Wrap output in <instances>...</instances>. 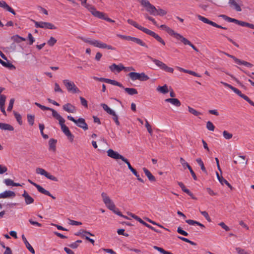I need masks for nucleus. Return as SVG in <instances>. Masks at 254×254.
Segmentation results:
<instances>
[{
	"instance_id": "nucleus-19",
	"label": "nucleus",
	"mask_w": 254,
	"mask_h": 254,
	"mask_svg": "<svg viewBox=\"0 0 254 254\" xmlns=\"http://www.w3.org/2000/svg\"><path fill=\"white\" fill-rule=\"evenodd\" d=\"M63 108L65 111L68 113H74L76 112L75 107L70 103L65 104Z\"/></svg>"
},
{
	"instance_id": "nucleus-36",
	"label": "nucleus",
	"mask_w": 254,
	"mask_h": 254,
	"mask_svg": "<svg viewBox=\"0 0 254 254\" xmlns=\"http://www.w3.org/2000/svg\"><path fill=\"white\" fill-rule=\"evenodd\" d=\"M196 161L198 164V165L200 166L201 170L206 174H207V171L204 165V163L202 161L201 159L199 158L196 159Z\"/></svg>"
},
{
	"instance_id": "nucleus-42",
	"label": "nucleus",
	"mask_w": 254,
	"mask_h": 254,
	"mask_svg": "<svg viewBox=\"0 0 254 254\" xmlns=\"http://www.w3.org/2000/svg\"><path fill=\"white\" fill-rule=\"evenodd\" d=\"M35 116L34 115L28 114L27 121L30 126H33L34 124Z\"/></svg>"
},
{
	"instance_id": "nucleus-56",
	"label": "nucleus",
	"mask_w": 254,
	"mask_h": 254,
	"mask_svg": "<svg viewBox=\"0 0 254 254\" xmlns=\"http://www.w3.org/2000/svg\"><path fill=\"white\" fill-rule=\"evenodd\" d=\"M6 100V96L4 95H1L0 96V107L4 106Z\"/></svg>"
},
{
	"instance_id": "nucleus-60",
	"label": "nucleus",
	"mask_w": 254,
	"mask_h": 254,
	"mask_svg": "<svg viewBox=\"0 0 254 254\" xmlns=\"http://www.w3.org/2000/svg\"><path fill=\"white\" fill-rule=\"evenodd\" d=\"M180 163H181V164L182 165V166L185 167V166H186L187 168H188V166H190L188 163L186 162L185 160L182 158V157H181L180 158Z\"/></svg>"
},
{
	"instance_id": "nucleus-45",
	"label": "nucleus",
	"mask_w": 254,
	"mask_h": 254,
	"mask_svg": "<svg viewBox=\"0 0 254 254\" xmlns=\"http://www.w3.org/2000/svg\"><path fill=\"white\" fill-rule=\"evenodd\" d=\"M206 128L208 130L210 131H214L215 129V126L210 121H208L206 123Z\"/></svg>"
},
{
	"instance_id": "nucleus-49",
	"label": "nucleus",
	"mask_w": 254,
	"mask_h": 254,
	"mask_svg": "<svg viewBox=\"0 0 254 254\" xmlns=\"http://www.w3.org/2000/svg\"><path fill=\"white\" fill-rule=\"evenodd\" d=\"M114 213L116 214H117L119 216H120L121 217H123L126 219H128V218L127 216L123 215L122 213L119 210L118 208H116L115 207V208L113 209V210H112Z\"/></svg>"
},
{
	"instance_id": "nucleus-21",
	"label": "nucleus",
	"mask_w": 254,
	"mask_h": 254,
	"mask_svg": "<svg viewBox=\"0 0 254 254\" xmlns=\"http://www.w3.org/2000/svg\"><path fill=\"white\" fill-rule=\"evenodd\" d=\"M15 196V192L10 190H6L3 192L0 193V198L14 197Z\"/></svg>"
},
{
	"instance_id": "nucleus-18",
	"label": "nucleus",
	"mask_w": 254,
	"mask_h": 254,
	"mask_svg": "<svg viewBox=\"0 0 254 254\" xmlns=\"http://www.w3.org/2000/svg\"><path fill=\"white\" fill-rule=\"evenodd\" d=\"M109 68L112 72L116 71L118 73H119L123 70V69H125V67L122 64H120L118 65L116 64H113L109 66Z\"/></svg>"
},
{
	"instance_id": "nucleus-59",
	"label": "nucleus",
	"mask_w": 254,
	"mask_h": 254,
	"mask_svg": "<svg viewBox=\"0 0 254 254\" xmlns=\"http://www.w3.org/2000/svg\"><path fill=\"white\" fill-rule=\"evenodd\" d=\"M200 213L206 218V219L208 222H211V220L208 213L206 211H200Z\"/></svg>"
},
{
	"instance_id": "nucleus-13",
	"label": "nucleus",
	"mask_w": 254,
	"mask_h": 254,
	"mask_svg": "<svg viewBox=\"0 0 254 254\" xmlns=\"http://www.w3.org/2000/svg\"><path fill=\"white\" fill-rule=\"evenodd\" d=\"M36 173L37 174H39L41 175L44 176L45 177H46L47 179H49L50 180L55 182L58 181V179H57V178H56L53 175H52L50 173L47 172L44 169L41 168H37L36 169Z\"/></svg>"
},
{
	"instance_id": "nucleus-7",
	"label": "nucleus",
	"mask_w": 254,
	"mask_h": 254,
	"mask_svg": "<svg viewBox=\"0 0 254 254\" xmlns=\"http://www.w3.org/2000/svg\"><path fill=\"white\" fill-rule=\"evenodd\" d=\"M67 118L76 124L78 127L82 128L83 130H86L88 129V125L83 118H80L78 120H75L71 116H68Z\"/></svg>"
},
{
	"instance_id": "nucleus-53",
	"label": "nucleus",
	"mask_w": 254,
	"mask_h": 254,
	"mask_svg": "<svg viewBox=\"0 0 254 254\" xmlns=\"http://www.w3.org/2000/svg\"><path fill=\"white\" fill-rule=\"evenodd\" d=\"M177 232L183 236H188V233L185 231L183 230L181 227H179L177 229Z\"/></svg>"
},
{
	"instance_id": "nucleus-11",
	"label": "nucleus",
	"mask_w": 254,
	"mask_h": 254,
	"mask_svg": "<svg viewBox=\"0 0 254 254\" xmlns=\"http://www.w3.org/2000/svg\"><path fill=\"white\" fill-rule=\"evenodd\" d=\"M34 22L36 27L48 29H56L57 27L52 23L46 22H38L32 20Z\"/></svg>"
},
{
	"instance_id": "nucleus-57",
	"label": "nucleus",
	"mask_w": 254,
	"mask_h": 254,
	"mask_svg": "<svg viewBox=\"0 0 254 254\" xmlns=\"http://www.w3.org/2000/svg\"><path fill=\"white\" fill-rule=\"evenodd\" d=\"M14 102V98H12L10 100L9 103V105H8L7 109V110L8 111L10 112L12 110Z\"/></svg>"
},
{
	"instance_id": "nucleus-26",
	"label": "nucleus",
	"mask_w": 254,
	"mask_h": 254,
	"mask_svg": "<svg viewBox=\"0 0 254 254\" xmlns=\"http://www.w3.org/2000/svg\"><path fill=\"white\" fill-rule=\"evenodd\" d=\"M143 171L144 172L145 175L148 178V180L151 182H155L156 179L155 177L151 173V172L146 168H143Z\"/></svg>"
},
{
	"instance_id": "nucleus-22",
	"label": "nucleus",
	"mask_w": 254,
	"mask_h": 254,
	"mask_svg": "<svg viewBox=\"0 0 254 254\" xmlns=\"http://www.w3.org/2000/svg\"><path fill=\"white\" fill-rule=\"evenodd\" d=\"M165 102L170 103L177 107H179L181 105V102L177 98H167Z\"/></svg>"
},
{
	"instance_id": "nucleus-38",
	"label": "nucleus",
	"mask_w": 254,
	"mask_h": 254,
	"mask_svg": "<svg viewBox=\"0 0 254 254\" xmlns=\"http://www.w3.org/2000/svg\"><path fill=\"white\" fill-rule=\"evenodd\" d=\"M101 106L103 107V109L107 112L109 114H113L114 111L110 109L107 105L105 104H101Z\"/></svg>"
},
{
	"instance_id": "nucleus-30",
	"label": "nucleus",
	"mask_w": 254,
	"mask_h": 254,
	"mask_svg": "<svg viewBox=\"0 0 254 254\" xmlns=\"http://www.w3.org/2000/svg\"><path fill=\"white\" fill-rule=\"evenodd\" d=\"M0 64L3 66L9 68V69H15V66L9 62H5L0 59Z\"/></svg>"
},
{
	"instance_id": "nucleus-64",
	"label": "nucleus",
	"mask_w": 254,
	"mask_h": 254,
	"mask_svg": "<svg viewBox=\"0 0 254 254\" xmlns=\"http://www.w3.org/2000/svg\"><path fill=\"white\" fill-rule=\"evenodd\" d=\"M54 90H55V92H61V93H63V91L60 88L59 85L57 83H56L55 84V89H54Z\"/></svg>"
},
{
	"instance_id": "nucleus-12",
	"label": "nucleus",
	"mask_w": 254,
	"mask_h": 254,
	"mask_svg": "<svg viewBox=\"0 0 254 254\" xmlns=\"http://www.w3.org/2000/svg\"><path fill=\"white\" fill-rule=\"evenodd\" d=\"M93 78L97 81H99L100 82H105L107 83H110L111 84H112L113 85L118 86L121 88H124V86L120 82L114 80H112L108 78H105L103 77H97L96 76H94Z\"/></svg>"
},
{
	"instance_id": "nucleus-41",
	"label": "nucleus",
	"mask_w": 254,
	"mask_h": 254,
	"mask_svg": "<svg viewBox=\"0 0 254 254\" xmlns=\"http://www.w3.org/2000/svg\"><path fill=\"white\" fill-rule=\"evenodd\" d=\"M188 110L190 113L193 114L195 116H198L199 115H201V113L200 112L197 111L196 110L190 106H188Z\"/></svg>"
},
{
	"instance_id": "nucleus-43",
	"label": "nucleus",
	"mask_w": 254,
	"mask_h": 254,
	"mask_svg": "<svg viewBox=\"0 0 254 254\" xmlns=\"http://www.w3.org/2000/svg\"><path fill=\"white\" fill-rule=\"evenodd\" d=\"M57 142V140L54 139H50L49 143L50 145V149H52L54 150H55L56 148V143Z\"/></svg>"
},
{
	"instance_id": "nucleus-46",
	"label": "nucleus",
	"mask_w": 254,
	"mask_h": 254,
	"mask_svg": "<svg viewBox=\"0 0 254 254\" xmlns=\"http://www.w3.org/2000/svg\"><path fill=\"white\" fill-rule=\"evenodd\" d=\"M167 14V11L163 9H157L156 15L164 16Z\"/></svg>"
},
{
	"instance_id": "nucleus-25",
	"label": "nucleus",
	"mask_w": 254,
	"mask_h": 254,
	"mask_svg": "<svg viewBox=\"0 0 254 254\" xmlns=\"http://www.w3.org/2000/svg\"><path fill=\"white\" fill-rule=\"evenodd\" d=\"M50 111L52 113L53 117L59 121V124L65 122L64 119L56 110L52 108Z\"/></svg>"
},
{
	"instance_id": "nucleus-35",
	"label": "nucleus",
	"mask_w": 254,
	"mask_h": 254,
	"mask_svg": "<svg viewBox=\"0 0 254 254\" xmlns=\"http://www.w3.org/2000/svg\"><path fill=\"white\" fill-rule=\"evenodd\" d=\"M157 90L163 94H166L169 92L168 86L166 84H165L163 86H158L157 88Z\"/></svg>"
},
{
	"instance_id": "nucleus-48",
	"label": "nucleus",
	"mask_w": 254,
	"mask_h": 254,
	"mask_svg": "<svg viewBox=\"0 0 254 254\" xmlns=\"http://www.w3.org/2000/svg\"><path fill=\"white\" fill-rule=\"evenodd\" d=\"M57 42V40L53 37H51L50 39L48 41L47 44L51 47L53 46Z\"/></svg>"
},
{
	"instance_id": "nucleus-58",
	"label": "nucleus",
	"mask_w": 254,
	"mask_h": 254,
	"mask_svg": "<svg viewBox=\"0 0 254 254\" xmlns=\"http://www.w3.org/2000/svg\"><path fill=\"white\" fill-rule=\"evenodd\" d=\"M79 99L80 100L81 105L85 108H88V103L86 99L82 97H80Z\"/></svg>"
},
{
	"instance_id": "nucleus-37",
	"label": "nucleus",
	"mask_w": 254,
	"mask_h": 254,
	"mask_svg": "<svg viewBox=\"0 0 254 254\" xmlns=\"http://www.w3.org/2000/svg\"><path fill=\"white\" fill-rule=\"evenodd\" d=\"M11 39L13 40L14 42L16 43H20L21 41H25L26 40L25 38L20 37L18 35L13 36L11 37Z\"/></svg>"
},
{
	"instance_id": "nucleus-61",
	"label": "nucleus",
	"mask_w": 254,
	"mask_h": 254,
	"mask_svg": "<svg viewBox=\"0 0 254 254\" xmlns=\"http://www.w3.org/2000/svg\"><path fill=\"white\" fill-rule=\"evenodd\" d=\"M69 220V224L70 225H80L82 224V223L80 222H78V221H74V220H71V219H68Z\"/></svg>"
},
{
	"instance_id": "nucleus-24",
	"label": "nucleus",
	"mask_w": 254,
	"mask_h": 254,
	"mask_svg": "<svg viewBox=\"0 0 254 254\" xmlns=\"http://www.w3.org/2000/svg\"><path fill=\"white\" fill-rule=\"evenodd\" d=\"M217 177L220 183L223 185L224 184H226L231 190H233L234 188L230 185V184L222 176H220L219 174L216 172Z\"/></svg>"
},
{
	"instance_id": "nucleus-39",
	"label": "nucleus",
	"mask_w": 254,
	"mask_h": 254,
	"mask_svg": "<svg viewBox=\"0 0 254 254\" xmlns=\"http://www.w3.org/2000/svg\"><path fill=\"white\" fill-rule=\"evenodd\" d=\"M13 114L14 115V117H15L17 122L18 123V124L20 125H21L22 124V120L21 116L19 113H17L15 111H13Z\"/></svg>"
},
{
	"instance_id": "nucleus-63",
	"label": "nucleus",
	"mask_w": 254,
	"mask_h": 254,
	"mask_svg": "<svg viewBox=\"0 0 254 254\" xmlns=\"http://www.w3.org/2000/svg\"><path fill=\"white\" fill-rule=\"evenodd\" d=\"M236 250L239 254H249L248 253L246 252L244 249L240 248H236Z\"/></svg>"
},
{
	"instance_id": "nucleus-31",
	"label": "nucleus",
	"mask_w": 254,
	"mask_h": 254,
	"mask_svg": "<svg viewBox=\"0 0 254 254\" xmlns=\"http://www.w3.org/2000/svg\"><path fill=\"white\" fill-rule=\"evenodd\" d=\"M229 4L232 7H233L236 11H241L242 9L240 6L236 2L235 0H229Z\"/></svg>"
},
{
	"instance_id": "nucleus-23",
	"label": "nucleus",
	"mask_w": 254,
	"mask_h": 254,
	"mask_svg": "<svg viewBox=\"0 0 254 254\" xmlns=\"http://www.w3.org/2000/svg\"><path fill=\"white\" fill-rule=\"evenodd\" d=\"M0 7H3V8L6 9L7 11L10 12L13 15L16 14L15 11L11 7H10L4 1H0Z\"/></svg>"
},
{
	"instance_id": "nucleus-47",
	"label": "nucleus",
	"mask_w": 254,
	"mask_h": 254,
	"mask_svg": "<svg viewBox=\"0 0 254 254\" xmlns=\"http://www.w3.org/2000/svg\"><path fill=\"white\" fill-rule=\"evenodd\" d=\"M223 135L224 137L226 139H230L233 136V134L232 133L228 132L226 130H224L223 132Z\"/></svg>"
},
{
	"instance_id": "nucleus-62",
	"label": "nucleus",
	"mask_w": 254,
	"mask_h": 254,
	"mask_svg": "<svg viewBox=\"0 0 254 254\" xmlns=\"http://www.w3.org/2000/svg\"><path fill=\"white\" fill-rule=\"evenodd\" d=\"M218 225L226 231L230 230L229 227L227 226L224 222H220Z\"/></svg>"
},
{
	"instance_id": "nucleus-51",
	"label": "nucleus",
	"mask_w": 254,
	"mask_h": 254,
	"mask_svg": "<svg viewBox=\"0 0 254 254\" xmlns=\"http://www.w3.org/2000/svg\"><path fill=\"white\" fill-rule=\"evenodd\" d=\"M145 18L151 21L155 26H158V24L155 20L152 17L149 16L147 14L144 15Z\"/></svg>"
},
{
	"instance_id": "nucleus-28",
	"label": "nucleus",
	"mask_w": 254,
	"mask_h": 254,
	"mask_svg": "<svg viewBox=\"0 0 254 254\" xmlns=\"http://www.w3.org/2000/svg\"><path fill=\"white\" fill-rule=\"evenodd\" d=\"M22 239L23 241V242L24 243L27 249L32 253L34 254H35V251L34 249L32 248V247L30 245V244L28 243L27 241L26 238H25V236L24 235H22Z\"/></svg>"
},
{
	"instance_id": "nucleus-40",
	"label": "nucleus",
	"mask_w": 254,
	"mask_h": 254,
	"mask_svg": "<svg viewBox=\"0 0 254 254\" xmlns=\"http://www.w3.org/2000/svg\"><path fill=\"white\" fill-rule=\"evenodd\" d=\"M153 248L155 250H157L158 251H159L160 253H161L162 254H173V253H172L170 252L166 251L164 250L163 248L158 247L157 246H154Z\"/></svg>"
},
{
	"instance_id": "nucleus-5",
	"label": "nucleus",
	"mask_w": 254,
	"mask_h": 254,
	"mask_svg": "<svg viewBox=\"0 0 254 254\" xmlns=\"http://www.w3.org/2000/svg\"><path fill=\"white\" fill-rule=\"evenodd\" d=\"M148 57L161 69L170 73H173L174 72V69L173 68L168 66L165 64H164L162 62L158 60L153 59L151 57Z\"/></svg>"
},
{
	"instance_id": "nucleus-32",
	"label": "nucleus",
	"mask_w": 254,
	"mask_h": 254,
	"mask_svg": "<svg viewBox=\"0 0 254 254\" xmlns=\"http://www.w3.org/2000/svg\"><path fill=\"white\" fill-rule=\"evenodd\" d=\"M0 128L3 130L13 131V127L9 124L0 123Z\"/></svg>"
},
{
	"instance_id": "nucleus-44",
	"label": "nucleus",
	"mask_w": 254,
	"mask_h": 254,
	"mask_svg": "<svg viewBox=\"0 0 254 254\" xmlns=\"http://www.w3.org/2000/svg\"><path fill=\"white\" fill-rule=\"evenodd\" d=\"M122 160L127 164V167H128L129 170L131 172H132L134 170H135L131 166V165H130L129 162L128 161V160L127 159H126L125 157H124V158H123V159Z\"/></svg>"
},
{
	"instance_id": "nucleus-27",
	"label": "nucleus",
	"mask_w": 254,
	"mask_h": 254,
	"mask_svg": "<svg viewBox=\"0 0 254 254\" xmlns=\"http://www.w3.org/2000/svg\"><path fill=\"white\" fill-rule=\"evenodd\" d=\"M129 41H132L134 43H136V44L145 47L146 48H148V46L146 45V44L143 42L141 39L139 38H137L135 37H130Z\"/></svg>"
},
{
	"instance_id": "nucleus-14",
	"label": "nucleus",
	"mask_w": 254,
	"mask_h": 254,
	"mask_svg": "<svg viewBox=\"0 0 254 254\" xmlns=\"http://www.w3.org/2000/svg\"><path fill=\"white\" fill-rule=\"evenodd\" d=\"M28 181L31 185H32L33 186L37 188V190L40 192H41V193H43V194H44L45 195L49 196L51 197L54 199H56V197L55 196H54L53 195H52L51 194V193L48 190H46L45 189H44L43 187H42L39 185H38V184L35 183L34 182H32L30 180H28Z\"/></svg>"
},
{
	"instance_id": "nucleus-55",
	"label": "nucleus",
	"mask_w": 254,
	"mask_h": 254,
	"mask_svg": "<svg viewBox=\"0 0 254 254\" xmlns=\"http://www.w3.org/2000/svg\"><path fill=\"white\" fill-rule=\"evenodd\" d=\"M145 127H146L148 132L151 135H152V129L151 128V126H150V125L149 124V123H148V122L147 120L145 121Z\"/></svg>"
},
{
	"instance_id": "nucleus-6",
	"label": "nucleus",
	"mask_w": 254,
	"mask_h": 254,
	"mask_svg": "<svg viewBox=\"0 0 254 254\" xmlns=\"http://www.w3.org/2000/svg\"><path fill=\"white\" fill-rule=\"evenodd\" d=\"M128 75L133 81L139 80L140 81H146L149 79V77L144 72L139 73L135 72H130Z\"/></svg>"
},
{
	"instance_id": "nucleus-9",
	"label": "nucleus",
	"mask_w": 254,
	"mask_h": 254,
	"mask_svg": "<svg viewBox=\"0 0 254 254\" xmlns=\"http://www.w3.org/2000/svg\"><path fill=\"white\" fill-rule=\"evenodd\" d=\"M141 4L146 7V10L150 14L156 15L157 8L152 4H151L148 0H141L140 1Z\"/></svg>"
},
{
	"instance_id": "nucleus-52",
	"label": "nucleus",
	"mask_w": 254,
	"mask_h": 254,
	"mask_svg": "<svg viewBox=\"0 0 254 254\" xmlns=\"http://www.w3.org/2000/svg\"><path fill=\"white\" fill-rule=\"evenodd\" d=\"M111 115H112L113 117V120L114 121V122H115L116 124L117 125V126H120V122L118 120V117L117 116V115L116 114L115 112L114 111V114H111Z\"/></svg>"
},
{
	"instance_id": "nucleus-10",
	"label": "nucleus",
	"mask_w": 254,
	"mask_h": 254,
	"mask_svg": "<svg viewBox=\"0 0 254 254\" xmlns=\"http://www.w3.org/2000/svg\"><path fill=\"white\" fill-rule=\"evenodd\" d=\"M101 196L102 197L103 202L108 209L112 211L113 210V209L115 208L116 205H115L113 201L108 196L107 193L105 192H102L101 194Z\"/></svg>"
},
{
	"instance_id": "nucleus-34",
	"label": "nucleus",
	"mask_w": 254,
	"mask_h": 254,
	"mask_svg": "<svg viewBox=\"0 0 254 254\" xmlns=\"http://www.w3.org/2000/svg\"><path fill=\"white\" fill-rule=\"evenodd\" d=\"M126 93L129 95H133L137 94V91L133 88H124Z\"/></svg>"
},
{
	"instance_id": "nucleus-50",
	"label": "nucleus",
	"mask_w": 254,
	"mask_h": 254,
	"mask_svg": "<svg viewBox=\"0 0 254 254\" xmlns=\"http://www.w3.org/2000/svg\"><path fill=\"white\" fill-rule=\"evenodd\" d=\"M241 97L243 98L246 101H247L250 105L254 107V102H253L251 100H250L248 96L243 94Z\"/></svg>"
},
{
	"instance_id": "nucleus-20",
	"label": "nucleus",
	"mask_w": 254,
	"mask_h": 254,
	"mask_svg": "<svg viewBox=\"0 0 254 254\" xmlns=\"http://www.w3.org/2000/svg\"><path fill=\"white\" fill-rule=\"evenodd\" d=\"M22 196L24 198L25 203L27 205L33 203L34 202V199L28 193V192L24 190Z\"/></svg>"
},
{
	"instance_id": "nucleus-29",
	"label": "nucleus",
	"mask_w": 254,
	"mask_h": 254,
	"mask_svg": "<svg viewBox=\"0 0 254 254\" xmlns=\"http://www.w3.org/2000/svg\"><path fill=\"white\" fill-rule=\"evenodd\" d=\"M177 68L180 71H182L185 73H187L190 75H193L194 76L201 77V75H200L199 74H198V73H196L195 72H194L193 71L185 69H184V68L179 67V66H177Z\"/></svg>"
},
{
	"instance_id": "nucleus-8",
	"label": "nucleus",
	"mask_w": 254,
	"mask_h": 254,
	"mask_svg": "<svg viewBox=\"0 0 254 254\" xmlns=\"http://www.w3.org/2000/svg\"><path fill=\"white\" fill-rule=\"evenodd\" d=\"M63 82L69 92H71L73 93L80 92L79 89L76 86L73 82L69 81L68 79H64Z\"/></svg>"
},
{
	"instance_id": "nucleus-1",
	"label": "nucleus",
	"mask_w": 254,
	"mask_h": 254,
	"mask_svg": "<svg viewBox=\"0 0 254 254\" xmlns=\"http://www.w3.org/2000/svg\"><path fill=\"white\" fill-rule=\"evenodd\" d=\"M160 27L161 29H164L171 36H173L177 39L181 40V42L184 43V44L186 45H189L194 51H195L197 52H198V49L195 46H194L189 40L184 37L181 34L175 32L172 29H171L169 27L163 24L161 25L160 26Z\"/></svg>"
},
{
	"instance_id": "nucleus-16",
	"label": "nucleus",
	"mask_w": 254,
	"mask_h": 254,
	"mask_svg": "<svg viewBox=\"0 0 254 254\" xmlns=\"http://www.w3.org/2000/svg\"><path fill=\"white\" fill-rule=\"evenodd\" d=\"M197 17L198 18L199 20H201V21H202L203 22L205 23H206V24H210L214 27H217V28H221V29H227V28L226 27H222V26L221 25H219L218 24H217V23L212 21H210V20L208 19L207 18L200 15H197Z\"/></svg>"
},
{
	"instance_id": "nucleus-3",
	"label": "nucleus",
	"mask_w": 254,
	"mask_h": 254,
	"mask_svg": "<svg viewBox=\"0 0 254 254\" xmlns=\"http://www.w3.org/2000/svg\"><path fill=\"white\" fill-rule=\"evenodd\" d=\"M127 21L128 24L133 26L138 29L143 31L146 34H148L152 36L154 39H155L158 42L161 43L163 45H165V41L162 39V38L159 35L155 33L154 32L139 25L137 23H136L135 21H133L132 19H128Z\"/></svg>"
},
{
	"instance_id": "nucleus-54",
	"label": "nucleus",
	"mask_w": 254,
	"mask_h": 254,
	"mask_svg": "<svg viewBox=\"0 0 254 254\" xmlns=\"http://www.w3.org/2000/svg\"><path fill=\"white\" fill-rule=\"evenodd\" d=\"M132 173L136 177L138 181L142 183H144V181L140 177V176L139 175L136 170H134Z\"/></svg>"
},
{
	"instance_id": "nucleus-17",
	"label": "nucleus",
	"mask_w": 254,
	"mask_h": 254,
	"mask_svg": "<svg viewBox=\"0 0 254 254\" xmlns=\"http://www.w3.org/2000/svg\"><path fill=\"white\" fill-rule=\"evenodd\" d=\"M107 155L109 157L117 160V159H121L122 160L124 158V156L118 153L117 152L113 150L112 149H109L107 151Z\"/></svg>"
},
{
	"instance_id": "nucleus-4",
	"label": "nucleus",
	"mask_w": 254,
	"mask_h": 254,
	"mask_svg": "<svg viewBox=\"0 0 254 254\" xmlns=\"http://www.w3.org/2000/svg\"><path fill=\"white\" fill-rule=\"evenodd\" d=\"M81 39L84 42L89 43V44L93 45L96 47L103 49H107L108 50H116V49L112 46L107 45L104 43H102L100 41H98L97 40H90L89 39H86L84 38H81Z\"/></svg>"
},
{
	"instance_id": "nucleus-33",
	"label": "nucleus",
	"mask_w": 254,
	"mask_h": 254,
	"mask_svg": "<svg viewBox=\"0 0 254 254\" xmlns=\"http://www.w3.org/2000/svg\"><path fill=\"white\" fill-rule=\"evenodd\" d=\"M186 222L190 225H197L200 226L202 229L205 228V226L203 224L199 223V222L195 221V220L188 219V220H186Z\"/></svg>"
},
{
	"instance_id": "nucleus-15",
	"label": "nucleus",
	"mask_w": 254,
	"mask_h": 254,
	"mask_svg": "<svg viewBox=\"0 0 254 254\" xmlns=\"http://www.w3.org/2000/svg\"><path fill=\"white\" fill-rule=\"evenodd\" d=\"M65 122H64L62 123H60L61 127V129L63 132L64 133V134L67 137L68 139L71 141L72 142L74 139V136L70 132L67 127H66L64 125Z\"/></svg>"
},
{
	"instance_id": "nucleus-2",
	"label": "nucleus",
	"mask_w": 254,
	"mask_h": 254,
	"mask_svg": "<svg viewBox=\"0 0 254 254\" xmlns=\"http://www.w3.org/2000/svg\"><path fill=\"white\" fill-rule=\"evenodd\" d=\"M79 0L81 1V5L84 6L86 8H87L94 16L100 19L105 20L110 22H115L114 20L111 19L110 18L107 17L105 13L102 12H100L99 11H97L94 6H92V5L87 3V0Z\"/></svg>"
}]
</instances>
